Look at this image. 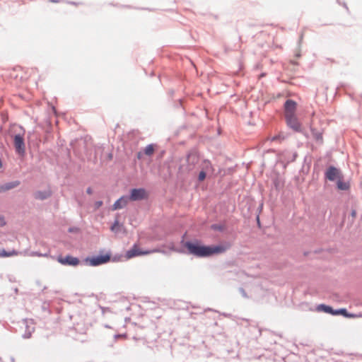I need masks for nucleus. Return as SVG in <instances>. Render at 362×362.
<instances>
[{"instance_id": "16", "label": "nucleus", "mask_w": 362, "mask_h": 362, "mask_svg": "<svg viewBox=\"0 0 362 362\" xmlns=\"http://www.w3.org/2000/svg\"><path fill=\"white\" fill-rule=\"evenodd\" d=\"M317 310L329 313L333 315H334V311L330 306H328V305H326L324 304L319 305L317 307Z\"/></svg>"}, {"instance_id": "20", "label": "nucleus", "mask_w": 362, "mask_h": 362, "mask_svg": "<svg viewBox=\"0 0 362 362\" xmlns=\"http://www.w3.org/2000/svg\"><path fill=\"white\" fill-rule=\"evenodd\" d=\"M19 184H20V182L18 181L7 183L4 187V189H5V190L11 189L12 188L17 187L18 185H19Z\"/></svg>"}, {"instance_id": "7", "label": "nucleus", "mask_w": 362, "mask_h": 362, "mask_svg": "<svg viewBox=\"0 0 362 362\" xmlns=\"http://www.w3.org/2000/svg\"><path fill=\"white\" fill-rule=\"evenodd\" d=\"M186 169L188 171L193 170L199 161V156L197 153H189L187 156Z\"/></svg>"}, {"instance_id": "19", "label": "nucleus", "mask_w": 362, "mask_h": 362, "mask_svg": "<svg viewBox=\"0 0 362 362\" xmlns=\"http://www.w3.org/2000/svg\"><path fill=\"white\" fill-rule=\"evenodd\" d=\"M342 315L344 317H354V315L349 314L347 313L346 310L344 309V308L339 309V310H334V315Z\"/></svg>"}, {"instance_id": "23", "label": "nucleus", "mask_w": 362, "mask_h": 362, "mask_svg": "<svg viewBox=\"0 0 362 362\" xmlns=\"http://www.w3.org/2000/svg\"><path fill=\"white\" fill-rule=\"evenodd\" d=\"M102 205H103L102 201H98L94 204V206H95V209H99Z\"/></svg>"}, {"instance_id": "2", "label": "nucleus", "mask_w": 362, "mask_h": 362, "mask_svg": "<svg viewBox=\"0 0 362 362\" xmlns=\"http://www.w3.org/2000/svg\"><path fill=\"white\" fill-rule=\"evenodd\" d=\"M11 132L15 133L11 136L13 139V145L16 153L20 156H24L25 152V146L24 143L25 130L21 127L13 125Z\"/></svg>"}, {"instance_id": "25", "label": "nucleus", "mask_w": 362, "mask_h": 362, "mask_svg": "<svg viewBox=\"0 0 362 362\" xmlns=\"http://www.w3.org/2000/svg\"><path fill=\"white\" fill-rule=\"evenodd\" d=\"M86 192L88 194H91L93 193V189L90 188V187H88L86 190Z\"/></svg>"}, {"instance_id": "1", "label": "nucleus", "mask_w": 362, "mask_h": 362, "mask_svg": "<svg viewBox=\"0 0 362 362\" xmlns=\"http://www.w3.org/2000/svg\"><path fill=\"white\" fill-rule=\"evenodd\" d=\"M185 247L190 254L201 257L221 253L225 250L221 246H204L200 245L198 242H187Z\"/></svg>"}, {"instance_id": "6", "label": "nucleus", "mask_w": 362, "mask_h": 362, "mask_svg": "<svg viewBox=\"0 0 362 362\" xmlns=\"http://www.w3.org/2000/svg\"><path fill=\"white\" fill-rule=\"evenodd\" d=\"M297 109V103L293 100H287L284 103L285 118L295 116Z\"/></svg>"}, {"instance_id": "28", "label": "nucleus", "mask_w": 362, "mask_h": 362, "mask_svg": "<svg viewBox=\"0 0 362 362\" xmlns=\"http://www.w3.org/2000/svg\"><path fill=\"white\" fill-rule=\"evenodd\" d=\"M276 139V137H275V136H274V137H273V138H272V141H274Z\"/></svg>"}, {"instance_id": "21", "label": "nucleus", "mask_w": 362, "mask_h": 362, "mask_svg": "<svg viewBox=\"0 0 362 362\" xmlns=\"http://www.w3.org/2000/svg\"><path fill=\"white\" fill-rule=\"evenodd\" d=\"M120 226L118 220H116L113 225L111 226V230L115 233H117L119 230Z\"/></svg>"}, {"instance_id": "5", "label": "nucleus", "mask_w": 362, "mask_h": 362, "mask_svg": "<svg viewBox=\"0 0 362 362\" xmlns=\"http://www.w3.org/2000/svg\"><path fill=\"white\" fill-rule=\"evenodd\" d=\"M110 259V255L106 254L104 255L93 257L87 258L86 262L88 263L90 266H98L105 263H107Z\"/></svg>"}, {"instance_id": "24", "label": "nucleus", "mask_w": 362, "mask_h": 362, "mask_svg": "<svg viewBox=\"0 0 362 362\" xmlns=\"http://www.w3.org/2000/svg\"><path fill=\"white\" fill-rule=\"evenodd\" d=\"M5 225V221L2 217H0V226Z\"/></svg>"}, {"instance_id": "14", "label": "nucleus", "mask_w": 362, "mask_h": 362, "mask_svg": "<svg viewBox=\"0 0 362 362\" xmlns=\"http://www.w3.org/2000/svg\"><path fill=\"white\" fill-rule=\"evenodd\" d=\"M201 168L202 171H205L206 173H213L214 171L211 162L208 160H203L201 164Z\"/></svg>"}, {"instance_id": "9", "label": "nucleus", "mask_w": 362, "mask_h": 362, "mask_svg": "<svg viewBox=\"0 0 362 362\" xmlns=\"http://www.w3.org/2000/svg\"><path fill=\"white\" fill-rule=\"evenodd\" d=\"M146 197L147 193L144 189H133L131 191L129 199L132 201H137L146 199Z\"/></svg>"}, {"instance_id": "12", "label": "nucleus", "mask_w": 362, "mask_h": 362, "mask_svg": "<svg viewBox=\"0 0 362 362\" xmlns=\"http://www.w3.org/2000/svg\"><path fill=\"white\" fill-rule=\"evenodd\" d=\"M336 185L337 189L340 191H348L351 187L350 182L344 180V175L336 182Z\"/></svg>"}, {"instance_id": "15", "label": "nucleus", "mask_w": 362, "mask_h": 362, "mask_svg": "<svg viewBox=\"0 0 362 362\" xmlns=\"http://www.w3.org/2000/svg\"><path fill=\"white\" fill-rule=\"evenodd\" d=\"M51 192L49 191H45V192H36L34 194V197L37 199H45L50 197Z\"/></svg>"}, {"instance_id": "3", "label": "nucleus", "mask_w": 362, "mask_h": 362, "mask_svg": "<svg viewBox=\"0 0 362 362\" xmlns=\"http://www.w3.org/2000/svg\"><path fill=\"white\" fill-rule=\"evenodd\" d=\"M158 250H141L139 247V246L136 244H134L133 245V247L130 250L127 251L126 255H125V257L127 259H132V258H133L134 257H136V256L149 255L151 253L156 252Z\"/></svg>"}, {"instance_id": "18", "label": "nucleus", "mask_w": 362, "mask_h": 362, "mask_svg": "<svg viewBox=\"0 0 362 362\" xmlns=\"http://www.w3.org/2000/svg\"><path fill=\"white\" fill-rule=\"evenodd\" d=\"M17 255H18V252H16L15 250H12L9 252H6L4 250H0V257H11V256H16Z\"/></svg>"}, {"instance_id": "22", "label": "nucleus", "mask_w": 362, "mask_h": 362, "mask_svg": "<svg viewBox=\"0 0 362 362\" xmlns=\"http://www.w3.org/2000/svg\"><path fill=\"white\" fill-rule=\"evenodd\" d=\"M206 174L207 173L205 171L201 170L199 174V176H198L199 181H200V182L204 181V179L206 178Z\"/></svg>"}, {"instance_id": "27", "label": "nucleus", "mask_w": 362, "mask_h": 362, "mask_svg": "<svg viewBox=\"0 0 362 362\" xmlns=\"http://www.w3.org/2000/svg\"><path fill=\"white\" fill-rule=\"evenodd\" d=\"M355 215H356V212L354 211L352 212V216H355Z\"/></svg>"}, {"instance_id": "10", "label": "nucleus", "mask_w": 362, "mask_h": 362, "mask_svg": "<svg viewBox=\"0 0 362 362\" xmlns=\"http://www.w3.org/2000/svg\"><path fill=\"white\" fill-rule=\"evenodd\" d=\"M287 125L293 129L295 132H301V124L298 121L296 115L286 118Z\"/></svg>"}, {"instance_id": "11", "label": "nucleus", "mask_w": 362, "mask_h": 362, "mask_svg": "<svg viewBox=\"0 0 362 362\" xmlns=\"http://www.w3.org/2000/svg\"><path fill=\"white\" fill-rule=\"evenodd\" d=\"M57 260L59 263L64 265L76 266L79 264L78 258L69 255L66 256L65 257H59Z\"/></svg>"}, {"instance_id": "26", "label": "nucleus", "mask_w": 362, "mask_h": 362, "mask_svg": "<svg viewBox=\"0 0 362 362\" xmlns=\"http://www.w3.org/2000/svg\"><path fill=\"white\" fill-rule=\"evenodd\" d=\"M141 156H142V153L141 152H139L138 154H137V158L139 159H141Z\"/></svg>"}, {"instance_id": "17", "label": "nucleus", "mask_w": 362, "mask_h": 362, "mask_svg": "<svg viewBox=\"0 0 362 362\" xmlns=\"http://www.w3.org/2000/svg\"><path fill=\"white\" fill-rule=\"evenodd\" d=\"M156 146L154 144H149L146 146L144 150V154L151 156L153 154L155 151Z\"/></svg>"}, {"instance_id": "8", "label": "nucleus", "mask_w": 362, "mask_h": 362, "mask_svg": "<svg viewBox=\"0 0 362 362\" xmlns=\"http://www.w3.org/2000/svg\"><path fill=\"white\" fill-rule=\"evenodd\" d=\"M10 75L11 78L18 80L19 81H26L29 78L25 71L20 66L14 68Z\"/></svg>"}, {"instance_id": "4", "label": "nucleus", "mask_w": 362, "mask_h": 362, "mask_svg": "<svg viewBox=\"0 0 362 362\" xmlns=\"http://www.w3.org/2000/svg\"><path fill=\"white\" fill-rule=\"evenodd\" d=\"M343 174L341 171L334 167H329L325 172V177L329 181L337 182L339 179L342 178Z\"/></svg>"}, {"instance_id": "13", "label": "nucleus", "mask_w": 362, "mask_h": 362, "mask_svg": "<svg viewBox=\"0 0 362 362\" xmlns=\"http://www.w3.org/2000/svg\"><path fill=\"white\" fill-rule=\"evenodd\" d=\"M129 198L127 197H122L118 200H117L112 206V210H117L122 209L125 206H127L128 203Z\"/></svg>"}]
</instances>
